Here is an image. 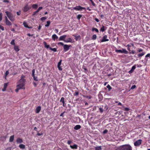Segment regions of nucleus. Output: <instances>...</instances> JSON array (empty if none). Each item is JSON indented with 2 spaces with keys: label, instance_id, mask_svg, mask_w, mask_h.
<instances>
[{
  "label": "nucleus",
  "instance_id": "f257e3e1",
  "mask_svg": "<svg viewBox=\"0 0 150 150\" xmlns=\"http://www.w3.org/2000/svg\"><path fill=\"white\" fill-rule=\"evenodd\" d=\"M5 13L8 18L11 21H15L14 16L10 12L8 11H6Z\"/></svg>",
  "mask_w": 150,
  "mask_h": 150
},
{
  "label": "nucleus",
  "instance_id": "f03ea898",
  "mask_svg": "<svg viewBox=\"0 0 150 150\" xmlns=\"http://www.w3.org/2000/svg\"><path fill=\"white\" fill-rule=\"evenodd\" d=\"M25 76L24 75H22L21 76V79L18 82L24 84L25 85L26 80L25 79Z\"/></svg>",
  "mask_w": 150,
  "mask_h": 150
},
{
  "label": "nucleus",
  "instance_id": "7ed1b4c3",
  "mask_svg": "<svg viewBox=\"0 0 150 150\" xmlns=\"http://www.w3.org/2000/svg\"><path fill=\"white\" fill-rule=\"evenodd\" d=\"M17 85L16 87H18L21 89H25V85H24V84L21 83L19 82H18L17 83Z\"/></svg>",
  "mask_w": 150,
  "mask_h": 150
},
{
  "label": "nucleus",
  "instance_id": "20e7f679",
  "mask_svg": "<svg viewBox=\"0 0 150 150\" xmlns=\"http://www.w3.org/2000/svg\"><path fill=\"white\" fill-rule=\"evenodd\" d=\"M31 8V7L29 6L28 4H26L24 7L23 10L24 12H26L30 9Z\"/></svg>",
  "mask_w": 150,
  "mask_h": 150
},
{
  "label": "nucleus",
  "instance_id": "39448f33",
  "mask_svg": "<svg viewBox=\"0 0 150 150\" xmlns=\"http://www.w3.org/2000/svg\"><path fill=\"white\" fill-rule=\"evenodd\" d=\"M115 51L117 53H124L125 54H127V51L125 49H123L122 50H116Z\"/></svg>",
  "mask_w": 150,
  "mask_h": 150
},
{
  "label": "nucleus",
  "instance_id": "423d86ee",
  "mask_svg": "<svg viewBox=\"0 0 150 150\" xmlns=\"http://www.w3.org/2000/svg\"><path fill=\"white\" fill-rule=\"evenodd\" d=\"M142 140L141 139H139L135 142L134 143L135 146H139L141 144Z\"/></svg>",
  "mask_w": 150,
  "mask_h": 150
},
{
  "label": "nucleus",
  "instance_id": "0eeeda50",
  "mask_svg": "<svg viewBox=\"0 0 150 150\" xmlns=\"http://www.w3.org/2000/svg\"><path fill=\"white\" fill-rule=\"evenodd\" d=\"M74 9L76 10H82V9L86 10L85 8L81 7L80 6H76L74 8Z\"/></svg>",
  "mask_w": 150,
  "mask_h": 150
},
{
  "label": "nucleus",
  "instance_id": "6e6552de",
  "mask_svg": "<svg viewBox=\"0 0 150 150\" xmlns=\"http://www.w3.org/2000/svg\"><path fill=\"white\" fill-rule=\"evenodd\" d=\"M71 47V45H64V49L65 52H66L68 51L69 49V48Z\"/></svg>",
  "mask_w": 150,
  "mask_h": 150
},
{
  "label": "nucleus",
  "instance_id": "1a4fd4ad",
  "mask_svg": "<svg viewBox=\"0 0 150 150\" xmlns=\"http://www.w3.org/2000/svg\"><path fill=\"white\" fill-rule=\"evenodd\" d=\"M107 36L106 35L104 36L103 38V39L101 40V42H104L105 41H107L109 40V39H107Z\"/></svg>",
  "mask_w": 150,
  "mask_h": 150
},
{
  "label": "nucleus",
  "instance_id": "9d476101",
  "mask_svg": "<svg viewBox=\"0 0 150 150\" xmlns=\"http://www.w3.org/2000/svg\"><path fill=\"white\" fill-rule=\"evenodd\" d=\"M62 60L61 59L60 61L58 62L57 67L58 68L59 70H62V68L60 67V65L61 64Z\"/></svg>",
  "mask_w": 150,
  "mask_h": 150
},
{
  "label": "nucleus",
  "instance_id": "9b49d317",
  "mask_svg": "<svg viewBox=\"0 0 150 150\" xmlns=\"http://www.w3.org/2000/svg\"><path fill=\"white\" fill-rule=\"evenodd\" d=\"M66 37V35L61 36L59 38V40H63L64 41V40H64V39H65Z\"/></svg>",
  "mask_w": 150,
  "mask_h": 150
},
{
  "label": "nucleus",
  "instance_id": "f8f14e48",
  "mask_svg": "<svg viewBox=\"0 0 150 150\" xmlns=\"http://www.w3.org/2000/svg\"><path fill=\"white\" fill-rule=\"evenodd\" d=\"M16 142L18 144H20L23 142V141L22 139L20 138H18L17 139Z\"/></svg>",
  "mask_w": 150,
  "mask_h": 150
},
{
  "label": "nucleus",
  "instance_id": "ddd939ff",
  "mask_svg": "<svg viewBox=\"0 0 150 150\" xmlns=\"http://www.w3.org/2000/svg\"><path fill=\"white\" fill-rule=\"evenodd\" d=\"M41 109V107L40 106H38V107L36 109L35 112L36 113H39Z\"/></svg>",
  "mask_w": 150,
  "mask_h": 150
},
{
  "label": "nucleus",
  "instance_id": "4468645a",
  "mask_svg": "<svg viewBox=\"0 0 150 150\" xmlns=\"http://www.w3.org/2000/svg\"><path fill=\"white\" fill-rule=\"evenodd\" d=\"M14 50L16 52L19 51L20 50L19 47L16 45H14Z\"/></svg>",
  "mask_w": 150,
  "mask_h": 150
},
{
  "label": "nucleus",
  "instance_id": "2eb2a0df",
  "mask_svg": "<svg viewBox=\"0 0 150 150\" xmlns=\"http://www.w3.org/2000/svg\"><path fill=\"white\" fill-rule=\"evenodd\" d=\"M72 40L70 38H69L68 39L64 40V42H71Z\"/></svg>",
  "mask_w": 150,
  "mask_h": 150
},
{
  "label": "nucleus",
  "instance_id": "dca6fc26",
  "mask_svg": "<svg viewBox=\"0 0 150 150\" xmlns=\"http://www.w3.org/2000/svg\"><path fill=\"white\" fill-rule=\"evenodd\" d=\"M14 139V135L11 136L9 138V141L10 142H12L13 141Z\"/></svg>",
  "mask_w": 150,
  "mask_h": 150
},
{
  "label": "nucleus",
  "instance_id": "f3484780",
  "mask_svg": "<svg viewBox=\"0 0 150 150\" xmlns=\"http://www.w3.org/2000/svg\"><path fill=\"white\" fill-rule=\"evenodd\" d=\"M70 147L72 149H77V145L76 144H74L72 146L70 145Z\"/></svg>",
  "mask_w": 150,
  "mask_h": 150
},
{
  "label": "nucleus",
  "instance_id": "a211bd4d",
  "mask_svg": "<svg viewBox=\"0 0 150 150\" xmlns=\"http://www.w3.org/2000/svg\"><path fill=\"white\" fill-rule=\"evenodd\" d=\"M23 24L24 26V27L25 28H32L31 27H29L28 26V24L26 22H24L23 23Z\"/></svg>",
  "mask_w": 150,
  "mask_h": 150
},
{
  "label": "nucleus",
  "instance_id": "6ab92c4d",
  "mask_svg": "<svg viewBox=\"0 0 150 150\" xmlns=\"http://www.w3.org/2000/svg\"><path fill=\"white\" fill-rule=\"evenodd\" d=\"M81 127V126L80 125H77L74 127V129L75 130H78L80 129Z\"/></svg>",
  "mask_w": 150,
  "mask_h": 150
},
{
  "label": "nucleus",
  "instance_id": "aec40b11",
  "mask_svg": "<svg viewBox=\"0 0 150 150\" xmlns=\"http://www.w3.org/2000/svg\"><path fill=\"white\" fill-rule=\"evenodd\" d=\"M43 44H44V45H45V47H46L47 48H49L50 49V45H47V43H46V42H43Z\"/></svg>",
  "mask_w": 150,
  "mask_h": 150
},
{
  "label": "nucleus",
  "instance_id": "412c9836",
  "mask_svg": "<svg viewBox=\"0 0 150 150\" xmlns=\"http://www.w3.org/2000/svg\"><path fill=\"white\" fill-rule=\"evenodd\" d=\"M19 147L21 149H24L25 147V145L23 144H21L19 146Z\"/></svg>",
  "mask_w": 150,
  "mask_h": 150
},
{
  "label": "nucleus",
  "instance_id": "4be33fe9",
  "mask_svg": "<svg viewBox=\"0 0 150 150\" xmlns=\"http://www.w3.org/2000/svg\"><path fill=\"white\" fill-rule=\"evenodd\" d=\"M52 38L53 40H55L56 39H57L58 38V37L55 34H54L52 36Z\"/></svg>",
  "mask_w": 150,
  "mask_h": 150
},
{
  "label": "nucleus",
  "instance_id": "5701e85b",
  "mask_svg": "<svg viewBox=\"0 0 150 150\" xmlns=\"http://www.w3.org/2000/svg\"><path fill=\"white\" fill-rule=\"evenodd\" d=\"M9 74V72L8 71H7L5 74L4 78L5 79H6V76Z\"/></svg>",
  "mask_w": 150,
  "mask_h": 150
},
{
  "label": "nucleus",
  "instance_id": "b1692460",
  "mask_svg": "<svg viewBox=\"0 0 150 150\" xmlns=\"http://www.w3.org/2000/svg\"><path fill=\"white\" fill-rule=\"evenodd\" d=\"M6 24L8 25H11V23L8 20L6 21Z\"/></svg>",
  "mask_w": 150,
  "mask_h": 150
},
{
  "label": "nucleus",
  "instance_id": "393cba45",
  "mask_svg": "<svg viewBox=\"0 0 150 150\" xmlns=\"http://www.w3.org/2000/svg\"><path fill=\"white\" fill-rule=\"evenodd\" d=\"M95 150H101L102 148L101 146H99L98 147H96L95 148Z\"/></svg>",
  "mask_w": 150,
  "mask_h": 150
},
{
  "label": "nucleus",
  "instance_id": "a878e982",
  "mask_svg": "<svg viewBox=\"0 0 150 150\" xmlns=\"http://www.w3.org/2000/svg\"><path fill=\"white\" fill-rule=\"evenodd\" d=\"M50 24V21H47V23L45 25V27H47L49 26Z\"/></svg>",
  "mask_w": 150,
  "mask_h": 150
},
{
  "label": "nucleus",
  "instance_id": "bb28decb",
  "mask_svg": "<svg viewBox=\"0 0 150 150\" xmlns=\"http://www.w3.org/2000/svg\"><path fill=\"white\" fill-rule=\"evenodd\" d=\"M32 6L33 8L36 9L38 7V5L36 4H34Z\"/></svg>",
  "mask_w": 150,
  "mask_h": 150
},
{
  "label": "nucleus",
  "instance_id": "cd10ccee",
  "mask_svg": "<svg viewBox=\"0 0 150 150\" xmlns=\"http://www.w3.org/2000/svg\"><path fill=\"white\" fill-rule=\"evenodd\" d=\"M106 87L107 88H108L109 91H110L112 88L111 87L109 84Z\"/></svg>",
  "mask_w": 150,
  "mask_h": 150
},
{
  "label": "nucleus",
  "instance_id": "c85d7f7f",
  "mask_svg": "<svg viewBox=\"0 0 150 150\" xmlns=\"http://www.w3.org/2000/svg\"><path fill=\"white\" fill-rule=\"evenodd\" d=\"M96 37H97V36H96V35H94L92 38V39L93 40H96Z\"/></svg>",
  "mask_w": 150,
  "mask_h": 150
},
{
  "label": "nucleus",
  "instance_id": "c756f323",
  "mask_svg": "<svg viewBox=\"0 0 150 150\" xmlns=\"http://www.w3.org/2000/svg\"><path fill=\"white\" fill-rule=\"evenodd\" d=\"M6 138V136H2L1 137V139L2 140H5Z\"/></svg>",
  "mask_w": 150,
  "mask_h": 150
},
{
  "label": "nucleus",
  "instance_id": "7c9ffc66",
  "mask_svg": "<svg viewBox=\"0 0 150 150\" xmlns=\"http://www.w3.org/2000/svg\"><path fill=\"white\" fill-rule=\"evenodd\" d=\"M144 54H145L144 52H142V53H141L138 54V56L139 57H142V56H143V55H144Z\"/></svg>",
  "mask_w": 150,
  "mask_h": 150
},
{
  "label": "nucleus",
  "instance_id": "2f4dec72",
  "mask_svg": "<svg viewBox=\"0 0 150 150\" xmlns=\"http://www.w3.org/2000/svg\"><path fill=\"white\" fill-rule=\"evenodd\" d=\"M50 49L54 52L57 51V49L55 48H52L51 47H50Z\"/></svg>",
  "mask_w": 150,
  "mask_h": 150
},
{
  "label": "nucleus",
  "instance_id": "473e14b6",
  "mask_svg": "<svg viewBox=\"0 0 150 150\" xmlns=\"http://www.w3.org/2000/svg\"><path fill=\"white\" fill-rule=\"evenodd\" d=\"M82 16L81 15L79 14L77 16V18L79 20Z\"/></svg>",
  "mask_w": 150,
  "mask_h": 150
},
{
  "label": "nucleus",
  "instance_id": "72a5a7b5",
  "mask_svg": "<svg viewBox=\"0 0 150 150\" xmlns=\"http://www.w3.org/2000/svg\"><path fill=\"white\" fill-rule=\"evenodd\" d=\"M136 68V65H134L133 66H132V69H131L132 71H134V70Z\"/></svg>",
  "mask_w": 150,
  "mask_h": 150
},
{
  "label": "nucleus",
  "instance_id": "f704fd0d",
  "mask_svg": "<svg viewBox=\"0 0 150 150\" xmlns=\"http://www.w3.org/2000/svg\"><path fill=\"white\" fill-rule=\"evenodd\" d=\"M11 45H15V42H14V40L13 39L11 42Z\"/></svg>",
  "mask_w": 150,
  "mask_h": 150
},
{
  "label": "nucleus",
  "instance_id": "c9c22d12",
  "mask_svg": "<svg viewBox=\"0 0 150 150\" xmlns=\"http://www.w3.org/2000/svg\"><path fill=\"white\" fill-rule=\"evenodd\" d=\"M136 87V86L135 85H133L131 87V89H134Z\"/></svg>",
  "mask_w": 150,
  "mask_h": 150
},
{
  "label": "nucleus",
  "instance_id": "e433bc0d",
  "mask_svg": "<svg viewBox=\"0 0 150 150\" xmlns=\"http://www.w3.org/2000/svg\"><path fill=\"white\" fill-rule=\"evenodd\" d=\"M32 76H35V75H34V73H35V70L34 69H33L32 70Z\"/></svg>",
  "mask_w": 150,
  "mask_h": 150
},
{
  "label": "nucleus",
  "instance_id": "4c0bfd02",
  "mask_svg": "<svg viewBox=\"0 0 150 150\" xmlns=\"http://www.w3.org/2000/svg\"><path fill=\"white\" fill-rule=\"evenodd\" d=\"M33 77L35 81H38V80L37 77H35V76H33Z\"/></svg>",
  "mask_w": 150,
  "mask_h": 150
},
{
  "label": "nucleus",
  "instance_id": "58836bf2",
  "mask_svg": "<svg viewBox=\"0 0 150 150\" xmlns=\"http://www.w3.org/2000/svg\"><path fill=\"white\" fill-rule=\"evenodd\" d=\"M17 87V88L15 89V91L16 92H17L20 89H21L18 87Z\"/></svg>",
  "mask_w": 150,
  "mask_h": 150
},
{
  "label": "nucleus",
  "instance_id": "ea45409f",
  "mask_svg": "<svg viewBox=\"0 0 150 150\" xmlns=\"http://www.w3.org/2000/svg\"><path fill=\"white\" fill-rule=\"evenodd\" d=\"M8 86V83H5L4 85V88H6V87Z\"/></svg>",
  "mask_w": 150,
  "mask_h": 150
},
{
  "label": "nucleus",
  "instance_id": "a19ab883",
  "mask_svg": "<svg viewBox=\"0 0 150 150\" xmlns=\"http://www.w3.org/2000/svg\"><path fill=\"white\" fill-rule=\"evenodd\" d=\"M64 98L63 97H62L60 99V101H62V103H64Z\"/></svg>",
  "mask_w": 150,
  "mask_h": 150
},
{
  "label": "nucleus",
  "instance_id": "79ce46f5",
  "mask_svg": "<svg viewBox=\"0 0 150 150\" xmlns=\"http://www.w3.org/2000/svg\"><path fill=\"white\" fill-rule=\"evenodd\" d=\"M2 13H0V21H1L2 20Z\"/></svg>",
  "mask_w": 150,
  "mask_h": 150
},
{
  "label": "nucleus",
  "instance_id": "37998d69",
  "mask_svg": "<svg viewBox=\"0 0 150 150\" xmlns=\"http://www.w3.org/2000/svg\"><path fill=\"white\" fill-rule=\"evenodd\" d=\"M46 18H47L46 17H44L41 18L40 19L42 21H44L46 19Z\"/></svg>",
  "mask_w": 150,
  "mask_h": 150
},
{
  "label": "nucleus",
  "instance_id": "c03bdc74",
  "mask_svg": "<svg viewBox=\"0 0 150 150\" xmlns=\"http://www.w3.org/2000/svg\"><path fill=\"white\" fill-rule=\"evenodd\" d=\"M99 110L100 111V112H103V109L102 108H99Z\"/></svg>",
  "mask_w": 150,
  "mask_h": 150
},
{
  "label": "nucleus",
  "instance_id": "a18cd8bd",
  "mask_svg": "<svg viewBox=\"0 0 150 150\" xmlns=\"http://www.w3.org/2000/svg\"><path fill=\"white\" fill-rule=\"evenodd\" d=\"M91 2L93 6H95V4L93 2L92 0H89Z\"/></svg>",
  "mask_w": 150,
  "mask_h": 150
},
{
  "label": "nucleus",
  "instance_id": "49530a36",
  "mask_svg": "<svg viewBox=\"0 0 150 150\" xmlns=\"http://www.w3.org/2000/svg\"><path fill=\"white\" fill-rule=\"evenodd\" d=\"M95 31L97 32H98V30L97 29H92V31Z\"/></svg>",
  "mask_w": 150,
  "mask_h": 150
},
{
  "label": "nucleus",
  "instance_id": "de8ad7c7",
  "mask_svg": "<svg viewBox=\"0 0 150 150\" xmlns=\"http://www.w3.org/2000/svg\"><path fill=\"white\" fill-rule=\"evenodd\" d=\"M38 12L39 11L37 10L36 11H35L33 14V15L34 16L36 14L38 13Z\"/></svg>",
  "mask_w": 150,
  "mask_h": 150
},
{
  "label": "nucleus",
  "instance_id": "09e8293b",
  "mask_svg": "<svg viewBox=\"0 0 150 150\" xmlns=\"http://www.w3.org/2000/svg\"><path fill=\"white\" fill-rule=\"evenodd\" d=\"M16 13L18 15V16L20 15L21 13V11H19L17 12H16Z\"/></svg>",
  "mask_w": 150,
  "mask_h": 150
},
{
  "label": "nucleus",
  "instance_id": "8fccbe9b",
  "mask_svg": "<svg viewBox=\"0 0 150 150\" xmlns=\"http://www.w3.org/2000/svg\"><path fill=\"white\" fill-rule=\"evenodd\" d=\"M11 147H8L4 150H11Z\"/></svg>",
  "mask_w": 150,
  "mask_h": 150
},
{
  "label": "nucleus",
  "instance_id": "3c124183",
  "mask_svg": "<svg viewBox=\"0 0 150 150\" xmlns=\"http://www.w3.org/2000/svg\"><path fill=\"white\" fill-rule=\"evenodd\" d=\"M3 2H5V3H8L9 2V1L8 0H4L3 1Z\"/></svg>",
  "mask_w": 150,
  "mask_h": 150
},
{
  "label": "nucleus",
  "instance_id": "603ef678",
  "mask_svg": "<svg viewBox=\"0 0 150 150\" xmlns=\"http://www.w3.org/2000/svg\"><path fill=\"white\" fill-rule=\"evenodd\" d=\"M78 94H79V93L78 92H75L74 93V95L75 96H77V95H78Z\"/></svg>",
  "mask_w": 150,
  "mask_h": 150
},
{
  "label": "nucleus",
  "instance_id": "864d4df0",
  "mask_svg": "<svg viewBox=\"0 0 150 150\" xmlns=\"http://www.w3.org/2000/svg\"><path fill=\"white\" fill-rule=\"evenodd\" d=\"M42 7H40L38 8L37 10L39 11L40 10L42 9Z\"/></svg>",
  "mask_w": 150,
  "mask_h": 150
},
{
  "label": "nucleus",
  "instance_id": "5fc2aeb1",
  "mask_svg": "<svg viewBox=\"0 0 150 150\" xmlns=\"http://www.w3.org/2000/svg\"><path fill=\"white\" fill-rule=\"evenodd\" d=\"M71 142H72L70 141H68L67 142V144H70Z\"/></svg>",
  "mask_w": 150,
  "mask_h": 150
},
{
  "label": "nucleus",
  "instance_id": "6e6d98bb",
  "mask_svg": "<svg viewBox=\"0 0 150 150\" xmlns=\"http://www.w3.org/2000/svg\"><path fill=\"white\" fill-rule=\"evenodd\" d=\"M150 56V54H148L145 56L146 57H149Z\"/></svg>",
  "mask_w": 150,
  "mask_h": 150
},
{
  "label": "nucleus",
  "instance_id": "4d7b16f0",
  "mask_svg": "<svg viewBox=\"0 0 150 150\" xmlns=\"http://www.w3.org/2000/svg\"><path fill=\"white\" fill-rule=\"evenodd\" d=\"M59 44H60L62 45H64V44L62 42H59L58 43Z\"/></svg>",
  "mask_w": 150,
  "mask_h": 150
},
{
  "label": "nucleus",
  "instance_id": "13d9d810",
  "mask_svg": "<svg viewBox=\"0 0 150 150\" xmlns=\"http://www.w3.org/2000/svg\"><path fill=\"white\" fill-rule=\"evenodd\" d=\"M142 50L141 49H138V51L139 52H141L142 51Z\"/></svg>",
  "mask_w": 150,
  "mask_h": 150
},
{
  "label": "nucleus",
  "instance_id": "bf43d9fd",
  "mask_svg": "<svg viewBox=\"0 0 150 150\" xmlns=\"http://www.w3.org/2000/svg\"><path fill=\"white\" fill-rule=\"evenodd\" d=\"M95 21H96V22H98L99 21V20L98 19V18H95Z\"/></svg>",
  "mask_w": 150,
  "mask_h": 150
},
{
  "label": "nucleus",
  "instance_id": "052dcab7",
  "mask_svg": "<svg viewBox=\"0 0 150 150\" xmlns=\"http://www.w3.org/2000/svg\"><path fill=\"white\" fill-rule=\"evenodd\" d=\"M107 132H108V131L107 130H105L103 131V133L105 134V133H106Z\"/></svg>",
  "mask_w": 150,
  "mask_h": 150
},
{
  "label": "nucleus",
  "instance_id": "680f3d73",
  "mask_svg": "<svg viewBox=\"0 0 150 150\" xmlns=\"http://www.w3.org/2000/svg\"><path fill=\"white\" fill-rule=\"evenodd\" d=\"M105 29H101L100 31L102 32H103L105 30Z\"/></svg>",
  "mask_w": 150,
  "mask_h": 150
},
{
  "label": "nucleus",
  "instance_id": "e2e57ef3",
  "mask_svg": "<svg viewBox=\"0 0 150 150\" xmlns=\"http://www.w3.org/2000/svg\"><path fill=\"white\" fill-rule=\"evenodd\" d=\"M6 88H4L2 89V91H4L6 90Z\"/></svg>",
  "mask_w": 150,
  "mask_h": 150
},
{
  "label": "nucleus",
  "instance_id": "0e129e2a",
  "mask_svg": "<svg viewBox=\"0 0 150 150\" xmlns=\"http://www.w3.org/2000/svg\"><path fill=\"white\" fill-rule=\"evenodd\" d=\"M133 71H132V69H131V70L130 71H129V73H132Z\"/></svg>",
  "mask_w": 150,
  "mask_h": 150
},
{
  "label": "nucleus",
  "instance_id": "69168bd1",
  "mask_svg": "<svg viewBox=\"0 0 150 150\" xmlns=\"http://www.w3.org/2000/svg\"><path fill=\"white\" fill-rule=\"evenodd\" d=\"M5 20H6V21H7L8 20V18H7V17L6 16L5 17Z\"/></svg>",
  "mask_w": 150,
  "mask_h": 150
},
{
  "label": "nucleus",
  "instance_id": "338daca9",
  "mask_svg": "<svg viewBox=\"0 0 150 150\" xmlns=\"http://www.w3.org/2000/svg\"><path fill=\"white\" fill-rule=\"evenodd\" d=\"M118 105H122V103H121L119 102V103H118Z\"/></svg>",
  "mask_w": 150,
  "mask_h": 150
},
{
  "label": "nucleus",
  "instance_id": "774afa93",
  "mask_svg": "<svg viewBox=\"0 0 150 150\" xmlns=\"http://www.w3.org/2000/svg\"><path fill=\"white\" fill-rule=\"evenodd\" d=\"M27 35H28V36H33V35H30V34L29 33H28L27 34Z\"/></svg>",
  "mask_w": 150,
  "mask_h": 150
}]
</instances>
